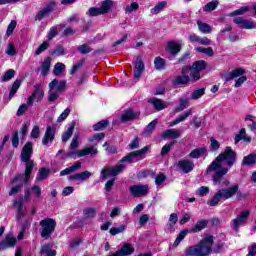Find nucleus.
Listing matches in <instances>:
<instances>
[{
    "instance_id": "1",
    "label": "nucleus",
    "mask_w": 256,
    "mask_h": 256,
    "mask_svg": "<svg viewBox=\"0 0 256 256\" xmlns=\"http://www.w3.org/2000/svg\"><path fill=\"white\" fill-rule=\"evenodd\" d=\"M237 163V153L228 146L225 148L224 152L220 153L214 161L207 167L206 175L212 176L213 185H218V187H229L231 181L225 177L229 173L234 164Z\"/></svg>"
},
{
    "instance_id": "2",
    "label": "nucleus",
    "mask_w": 256,
    "mask_h": 256,
    "mask_svg": "<svg viewBox=\"0 0 256 256\" xmlns=\"http://www.w3.org/2000/svg\"><path fill=\"white\" fill-rule=\"evenodd\" d=\"M214 237L213 235H207L198 245L190 246L186 249L187 256H209L213 251Z\"/></svg>"
},
{
    "instance_id": "3",
    "label": "nucleus",
    "mask_w": 256,
    "mask_h": 256,
    "mask_svg": "<svg viewBox=\"0 0 256 256\" xmlns=\"http://www.w3.org/2000/svg\"><path fill=\"white\" fill-rule=\"evenodd\" d=\"M33 155V144L31 142H27L20 154L21 161L25 163V178L24 183H28L29 179H31V173L33 171L34 163L31 160V156Z\"/></svg>"
},
{
    "instance_id": "4",
    "label": "nucleus",
    "mask_w": 256,
    "mask_h": 256,
    "mask_svg": "<svg viewBox=\"0 0 256 256\" xmlns=\"http://www.w3.org/2000/svg\"><path fill=\"white\" fill-rule=\"evenodd\" d=\"M235 191H237V188L235 187L222 188L218 190L209 202L210 207H217L221 199H232L233 195H235Z\"/></svg>"
},
{
    "instance_id": "5",
    "label": "nucleus",
    "mask_w": 256,
    "mask_h": 256,
    "mask_svg": "<svg viewBox=\"0 0 256 256\" xmlns=\"http://www.w3.org/2000/svg\"><path fill=\"white\" fill-rule=\"evenodd\" d=\"M151 149V145H147L140 150L134 151L129 153L128 155L124 156L120 163H135L136 161H141V159H145L147 153Z\"/></svg>"
},
{
    "instance_id": "6",
    "label": "nucleus",
    "mask_w": 256,
    "mask_h": 256,
    "mask_svg": "<svg viewBox=\"0 0 256 256\" xmlns=\"http://www.w3.org/2000/svg\"><path fill=\"white\" fill-rule=\"evenodd\" d=\"M40 227L42 229L41 237H43V239H49L55 232L57 222H55L53 218H45L40 221Z\"/></svg>"
},
{
    "instance_id": "7",
    "label": "nucleus",
    "mask_w": 256,
    "mask_h": 256,
    "mask_svg": "<svg viewBox=\"0 0 256 256\" xmlns=\"http://www.w3.org/2000/svg\"><path fill=\"white\" fill-rule=\"evenodd\" d=\"M251 215V211L244 210L237 215L235 219L230 222V226L234 231L239 232V227H243V225H247V221H249V216Z\"/></svg>"
},
{
    "instance_id": "8",
    "label": "nucleus",
    "mask_w": 256,
    "mask_h": 256,
    "mask_svg": "<svg viewBox=\"0 0 256 256\" xmlns=\"http://www.w3.org/2000/svg\"><path fill=\"white\" fill-rule=\"evenodd\" d=\"M44 96L45 92L43 91V85L41 83L36 84L32 95L28 97V106L33 107V101H36L37 103L43 101Z\"/></svg>"
},
{
    "instance_id": "9",
    "label": "nucleus",
    "mask_w": 256,
    "mask_h": 256,
    "mask_svg": "<svg viewBox=\"0 0 256 256\" xmlns=\"http://www.w3.org/2000/svg\"><path fill=\"white\" fill-rule=\"evenodd\" d=\"M125 171V165L119 164L115 167H105L101 171V177L102 179H107V177H117L120 173H123Z\"/></svg>"
},
{
    "instance_id": "10",
    "label": "nucleus",
    "mask_w": 256,
    "mask_h": 256,
    "mask_svg": "<svg viewBox=\"0 0 256 256\" xmlns=\"http://www.w3.org/2000/svg\"><path fill=\"white\" fill-rule=\"evenodd\" d=\"M53 11H55V2H51L44 8L40 9L35 16V21H43V19H45V17H49Z\"/></svg>"
},
{
    "instance_id": "11",
    "label": "nucleus",
    "mask_w": 256,
    "mask_h": 256,
    "mask_svg": "<svg viewBox=\"0 0 256 256\" xmlns=\"http://www.w3.org/2000/svg\"><path fill=\"white\" fill-rule=\"evenodd\" d=\"M132 197H145L149 193L148 185H133L130 187Z\"/></svg>"
},
{
    "instance_id": "12",
    "label": "nucleus",
    "mask_w": 256,
    "mask_h": 256,
    "mask_svg": "<svg viewBox=\"0 0 256 256\" xmlns=\"http://www.w3.org/2000/svg\"><path fill=\"white\" fill-rule=\"evenodd\" d=\"M233 23L238 25V27H240V29H255V27H256L255 22H253L251 20L244 19L242 17L234 18Z\"/></svg>"
},
{
    "instance_id": "13",
    "label": "nucleus",
    "mask_w": 256,
    "mask_h": 256,
    "mask_svg": "<svg viewBox=\"0 0 256 256\" xmlns=\"http://www.w3.org/2000/svg\"><path fill=\"white\" fill-rule=\"evenodd\" d=\"M143 71H145V63H143V58L138 56L136 58V65L134 67V79H141Z\"/></svg>"
},
{
    "instance_id": "14",
    "label": "nucleus",
    "mask_w": 256,
    "mask_h": 256,
    "mask_svg": "<svg viewBox=\"0 0 256 256\" xmlns=\"http://www.w3.org/2000/svg\"><path fill=\"white\" fill-rule=\"evenodd\" d=\"M65 87H67V81L54 79L52 82L49 83V89L55 90L58 93H64Z\"/></svg>"
},
{
    "instance_id": "15",
    "label": "nucleus",
    "mask_w": 256,
    "mask_h": 256,
    "mask_svg": "<svg viewBox=\"0 0 256 256\" xmlns=\"http://www.w3.org/2000/svg\"><path fill=\"white\" fill-rule=\"evenodd\" d=\"M49 141L50 143H53V141H55V128L48 126L46 128L44 137L42 139V145H49Z\"/></svg>"
},
{
    "instance_id": "16",
    "label": "nucleus",
    "mask_w": 256,
    "mask_h": 256,
    "mask_svg": "<svg viewBox=\"0 0 256 256\" xmlns=\"http://www.w3.org/2000/svg\"><path fill=\"white\" fill-rule=\"evenodd\" d=\"M11 183H17V185L11 188L9 195H17V193L23 189V175L16 176L13 180H11Z\"/></svg>"
},
{
    "instance_id": "17",
    "label": "nucleus",
    "mask_w": 256,
    "mask_h": 256,
    "mask_svg": "<svg viewBox=\"0 0 256 256\" xmlns=\"http://www.w3.org/2000/svg\"><path fill=\"white\" fill-rule=\"evenodd\" d=\"M139 117V112L133 111V109L125 110L121 116L122 123H127L128 121H135Z\"/></svg>"
},
{
    "instance_id": "18",
    "label": "nucleus",
    "mask_w": 256,
    "mask_h": 256,
    "mask_svg": "<svg viewBox=\"0 0 256 256\" xmlns=\"http://www.w3.org/2000/svg\"><path fill=\"white\" fill-rule=\"evenodd\" d=\"M17 245V238L13 236H7L4 241L0 242V251L15 247Z\"/></svg>"
},
{
    "instance_id": "19",
    "label": "nucleus",
    "mask_w": 256,
    "mask_h": 256,
    "mask_svg": "<svg viewBox=\"0 0 256 256\" xmlns=\"http://www.w3.org/2000/svg\"><path fill=\"white\" fill-rule=\"evenodd\" d=\"M99 150L95 146L85 147L77 152L78 157H85L87 155H91V157H95L98 155Z\"/></svg>"
},
{
    "instance_id": "20",
    "label": "nucleus",
    "mask_w": 256,
    "mask_h": 256,
    "mask_svg": "<svg viewBox=\"0 0 256 256\" xmlns=\"http://www.w3.org/2000/svg\"><path fill=\"white\" fill-rule=\"evenodd\" d=\"M178 167L183 171V173H191L195 169V164L191 160H180L178 162Z\"/></svg>"
},
{
    "instance_id": "21",
    "label": "nucleus",
    "mask_w": 256,
    "mask_h": 256,
    "mask_svg": "<svg viewBox=\"0 0 256 256\" xmlns=\"http://www.w3.org/2000/svg\"><path fill=\"white\" fill-rule=\"evenodd\" d=\"M149 103H151V105H153V107H154V109H156V111H163V109H167V107H169L168 102H165L159 98L150 99Z\"/></svg>"
},
{
    "instance_id": "22",
    "label": "nucleus",
    "mask_w": 256,
    "mask_h": 256,
    "mask_svg": "<svg viewBox=\"0 0 256 256\" xmlns=\"http://www.w3.org/2000/svg\"><path fill=\"white\" fill-rule=\"evenodd\" d=\"M14 205L15 207H17L16 220L21 221V219L25 217V207L23 206V199L20 198L18 200H15Z\"/></svg>"
},
{
    "instance_id": "23",
    "label": "nucleus",
    "mask_w": 256,
    "mask_h": 256,
    "mask_svg": "<svg viewBox=\"0 0 256 256\" xmlns=\"http://www.w3.org/2000/svg\"><path fill=\"white\" fill-rule=\"evenodd\" d=\"M181 131L177 129H167L162 133V139H179Z\"/></svg>"
},
{
    "instance_id": "24",
    "label": "nucleus",
    "mask_w": 256,
    "mask_h": 256,
    "mask_svg": "<svg viewBox=\"0 0 256 256\" xmlns=\"http://www.w3.org/2000/svg\"><path fill=\"white\" fill-rule=\"evenodd\" d=\"M191 113H193V110L188 109L184 113L180 114L179 117H177L174 121L169 123L170 127H175V125H179V123H183L188 117H191Z\"/></svg>"
},
{
    "instance_id": "25",
    "label": "nucleus",
    "mask_w": 256,
    "mask_h": 256,
    "mask_svg": "<svg viewBox=\"0 0 256 256\" xmlns=\"http://www.w3.org/2000/svg\"><path fill=\"white\" fill-rule=\"evenodd\" d=\"M181 43H177L175 41H170L167 44V49L171 55H177L181 53Z\"/></svg>"
},
{
    "instance_id": "26",
    "label": "nucleus",
    "mask_w": 256,
    "mask_h": 256,
    "mask_svg": "<svg viewBox=\"0 0 256 256\" xmlns=\"http://www.w3.org/2000/svg\"><path fill=\"white\" fill-rule=\"evenodd\" d=\"M241 75H245V69L237 68L232 70L228 75L225 76V81L229 82L233 79H237V77H241Z\"/></svg>"
},
{
    "instance_id": "27",
    "label": "nucleus",
    "mask_w": 256,
    "mask_h": 256,
    "mask_svg": "<svg viewBox=\"0 0 256 256\" xmlns=\"http://www.w3.org/2000/svg\"><path fill=\"white\" fill-rule=\"evenodd\" d=\"M207 225H209V221L203 219L199 220L192 228H190V233H199L200 231H203V229H206Z\"/></svg>"
},
{
    "instance_id": "28",
    "label": "nucleus",
    "mask_w": 256,
    "mask_h": 256,
    "mask_svg": "<svg viewBox=\"0 0 256 256\" xmlns=\"http://www.w3.org/2000/svg\"><path fill=\"white\" fill-rule=\"evenodd\" d=\"M81 169V162H76L74 165L62 170L60 172L61 177H64V175H71V173H75V171H79Z\"/></svg>"
},
{
    "instance_id": "29",
    "label": "nucleus",
    "mask_w": 256,
    "mask_h": 256,
    "mask_svg": "<svg viewBox=\"0 0 256 256\" xmlns=\"http://www.w3.org/2000/svg\"><path fill=\"white\" fill-rule=\"evenodd\" d=\"M256 164V154H249L242 160V167H251Z\"/></svg>"
},
{
    "instance_id": "30",
    "label": "nucleus",
    "mask_w": 256,
    "mask_h": 256,
    "mask_svg": "<svg viewBox=\"0 0 256 256\" xmlns=\"http://www.w3.org/2000/svg\"><path fill=\"white\" fill-rule=\"evenodd\" d=\"M203 155H207V148H196L191 151L189 157L190 159H199V157H203Z\"/></svg>"
},
{
    "instance_id": "31",
    "label": "nucleus",
    "mask_w": 256,
    "mask_h": 256,
    "mask_svg": "<svg viewBox=\"0 0 256 256\" xmlns=\"http://www.w3.org/2000/svg\"><path fill=\"white\" fill-rule=\"evenodd\" d=\"M121 255L127 256V255H133L135 253V248L133 247L132 244L126 243L124 244L120 250H118Z\"/></svg>"
},
{
    "instance_id": "32",
    "label": "nucleus",
    "mask_w": 256,
    "mask_h": 256,
    "mask_svg": "<svg viewBox=\"0 0 256 256\" xmlns=\"http://www.w3.org/2000/svg\"><path fill=\"white\" fill-rule=\"evenodd\" d=\"M198 29L200 33H203L204 35H209L213 29L211 26L207 23L202 22L201 20L197 21Z\"/></svg>"
},
{
    "instance_id": "33",
    "label": "nucleus",
    "mask_w": 256,
    "mask_h": 256,
    "mask_svg": "<svg viewBox=\"0 0 256 256\" xmlns=\"http://www.w3.org/2000/svg\"><path fill=\"white\" fill-rule=\"evenodd\" d=\"M189 81H191V78L188 75L177 76L173 80V85H187Z\"/></svg>"
},
{
    "instance_id": "34",
    "label": "nucleus",
    "mask_w": 256,
    "mask_h": 256,
    "mask_svg": "<svg viewBox=\"0 0 256 256\" xmlns=\"http://www.w3.org/2000/svg\"><path fill=\"white\" fill-rule=\"evenodd\" d=\"M192 69L199 72L205 71V69H207V62L198 60L192 64Z\"/></svg>"
},
{
    "instance_id": "35",
    "label": "nucleus",
    "mask_w": 256,
    "mask_h": 256,
    "mask_svg": "<svg viewBox=\"0 0 256 256\" xmlns=\"http://www.w3.org/2000/svg\"><path fill=\"white\" fill-rule=\"evenodd\" d=\"M19 87H21V80L16 79L12 84L8 99H12L15 97V94L17 93V91H19Z\"/></svg>"
},
{
    "instance_id": "36",
    "label": "nucleus",
    "mask_w": 256,
    "mask_h": 256,
    "mask_svg": "<svg viewBox=\"0 0 256 256\" xmlns=\"http://www.w3.org/2000/svg\"><path fill=\"white\" fill-rule=\"evenodd\" d=\"M166 7H167V2L165 1L159 2L154 8L150 10V13L152 15H159V13H161V11H163V9H165Z\"/></svg>"
},
{
    "instance_id": "37",
    "label": "nucleus",
    "mask_w": 256,
    "mask_h": 256,
    "mask_svg": "<svg viewBox=\"0 0 256 256\" xmlns=\"http://www.w3.org/2000/svg\"><path fill=\"white\" fill-rule=\"evenodd\" d=\"M111 7H113V1H103L100 6V11L102 12V15H105L108 11H111Z\"/></svg>"
},
{
    "instance_id": "38",
    "label": "nucleus",
    "mask_w": 256,
    "mask_h": 256,
    "mask_svg": "<svg viewBox=\"0 0 256 256\" xmlns=\"http://www.w3.org/2000/svg\"><path fill=\"white\" fill-rule=\"evenodd\" d=\"M217 7H219V1L214 0V1L207 3L204 6L203 11L205 13H210L211 11H215V9H217Z\"/></svg>"
},
{
    "instance_id": "39",
    "label": "nucleus",
    "mask_w": 256,
    "mask_h": 256,
    "mask_svg": "<svg viewBox=\"0 0 256 256\" xmlns=\"http://www.w3.org/2000/svg\"><path fill=\"white\" fill-rule=\"evenodd\" d=\"M83 215L85 219H95L97 210L95 208H85L83 210Z\"/></svg>"
},
{
    "instance_id": "40",
    "label": "nucleus",
    "mask_w": 256,
    "mask_h": 256,
    "mask_svg": "<svg viewBox=\"0 0 256 256\" xmlns=\"http://www.w3.org/2000/svg\"><path fill=\"white\" fill-rule=\"evenodd\" d=\"M195 51H197V53H203L204 55H207V57H213V55H215L212 47H196Z\"/></svg>"
},
{
    "instance_id": "41",
    "label": "nucleus",
    "mask_w": 256,
    "mask_h": 256,
    "mask_svg": "<svg viewBox=\"0 0 256 256\" xmlns=\"http://www.w3.org/2000/svg\"><path fill=\"white\" fill-rule=\"evenodd\" d=\"M49 173H51V171H49V169L41 168L37 174L36 181H43V180L47 179V177H49Z\"/></svg>"
},
{
    "instance_id": "42",
    "label": "nucleus",
    "mask_w": 256,
    "mask_h": 256,
    "mask_svg": "<svg viewBox=\"0 0 256 256\" xmlns=\"http://www.w3.org/2000/svg\"><path fill=\"white\" fill-rule=\"evenodd\" d=\"M49 69H51V58L47 57L44 59V62L42 63V75L44 77L47 76V73H49Z\"/></svg>"
},
{
    "instance_id": "43",
    "label": "nucleus",
    "mask_w": 256,
    "mask_h": 256,
    "mask_svg": "<svg viewBox=\"0 0 256 256\" xmlns=\"http://www.w3.org/2000/svg\"><path fill=\"white\" fill-rule=\"evenodd\" d=\"M74 130H75V126L72 125V126H70L67 129V131H65L63 133V135H62V143H67L69 141V139H71Z\"/></svg>"
},
{
    "instance_id": "44",
    "label": "nucleus",
    "mask_w": 256,
    "mask_h": 256,
    "mask_svg": "<svg viewBox=\"0 0 256 256\" xmlns=\"http://www.w3.org/2000/svg\"><path fill=\"white\" fill-rule=\"evenodd\" d=\"M230 187H234L236 189L235 193L233 194V197H235V195H236V198L238 201H243V199H247V197H249L248 194H245V193L239 191L238 184L232 185Z\"/></svg>"
},
{
    "instance_id": "45",
    "label": "nucleus",
    "mask_w": 256,
    "mask_h": 256,
    "mask_svg": "<svg viewBox=\"0 0 256 256\" xmlns=\"http://www.w3.org/2000/svg\"><path fill=\"white\" fill-rule=\"evenodd\" d=\"M154 67L157 71H163L165 69V59L161 57H156L154 60Z\"/></svg>"
},
{
    "instance_id": "46",
    "label": "nucleus",
    "mask_w": 256,
    "mask_h": 256,
    "mask_svg": "<svg viewBox=\"0 0 256 256\" xmlns=\"http://www.w3.org/2000/svg\"><path fill=\"white\" fill-rule=\"evenodd\" d=\"M61 93L62 92H57L53 89H49V92H48V101H49V103H55V101H57V99H59Z\"/></svg>"
},
{
    "instance_id": "47",
    "label": "nucleus",
    "mask_w": 256,
    "mask_h": 256,
    "mask_svg": "<svg viewBox=\"0 0 256 256\" xmlns=\"http://www.w3.org/2000/svg\"><path fill=\"white\" fill-rule=\"evenodd\" d=\"M109 125V120H101L97 124L93 125L94 131H103V129H107V126Z\"/></svg>"
},
{
    "instance_id": "48",
    "label": "nucleus",
    "mask_w": 256,
    "mask_h": 256,
    "mask_svg": "<svg viewBox=\"0 0 256 256\" xmlns=\"http://www.w3.org/2000/svg\"><path fill=\"white\" fill-rule=\"evenodd\" d=\"M187 233H189V230H182L174 241L173 247H179L181 241L187 237Z\"/></svg>"
},
{
    "instance_id": "49",
    "label": "nucleus",
    "mask_w": 256,
    "mask_h": 256,
    "mask_svg": "<svg viewBox=\"0 0 256 256\" xmlns=\"http://www.w3.org/2000/svg\"><path fill=\"white\" fill-rule=\"evenodd\" d=\"M155 127H157V119L153 120L146 126V128L144 130V134L151 135V133H153V131H155Z\"/></svg>"
},
{
    "instance_id": "50",
    "label": "nucleus",
    "mask_w": 256,
    "mask_h": 256,
    "mask_svg": "<svg viewBox=\"0 0 256 256\" xmlns=\"http://www.w3.org/2000/svg\"><path fill=\"white\" fill-rule=\"evenodd\" d=\"M177 221H179V216L177 213L170 214L169 220H168V227L170 229H173L175 225L177 224Z\"/></svg>"
},
{
    "instance_id": "51",
    "label": "nucleus",
    "mask_w": 256,
    "mask_h": 256,
    "mask_svg": "<svg viewBox=\"0 0 256 256\" xmlns=\"http://www.w3.org/2000/svg\"><path fill=\"white\" fill-rule=\"evenodd\" d=\"M78 51L79 53H81V55H87L88 53H91V51H93V48L88 44H82L78 46Z\"/></svg>"
},
{
    "instance_id": "52",
    "label": "nucleus",
    "mask_w": 256,
    "mask_h": 256,
    "mask_svg": "<svg viewBox=\"0 0 256 256\" xmlns=\"http://www.w3.org/2000/svg\"><path fill=\"white\" fill-rule=\"evenodd\" d=\"M174 145H175V142L165 144L162 147L161 152H160L161 157H165V155H168L169 151H171V149H173Z\"/></svg>"
},
{
    "instance_id": "53",
    "label": "nucleus",
    "mask_w": 256,
    "mask_h": 256,
    "mask_svg": "<svg viewBox=\"0 0 256 256\" xmlns=\"http://www.w3.org/2000/svg\"><path fill=\"white\" fill-rule=\"evenodd\" d=\"M65 71V64L58 62L54 66V75H62Z\"/></svg>"
},
{
    "instance_id": "54",
    "label": "nucleus",
    "mask_w": 256,
    "mask_h": 256,
    "mask_svg": "<svg viewBox=\"0 0 256 256\" xmlns=\"http://www.w3.org/2000/svg\"><path fill=\"white\" fill-rule=\"evenodd\" d=\"M15 70L9 69L5 72L4 76L2 77L3 82L11 81L13 77H15Z\"/></svg>"
},
{
    "instance_id": "55",
    "label": "nucleus",
    "mask_w": 256,
    "mask_h": 256,
    "mask_svg": "<svg viewBox=\"0 0 256 256\" xmlns=\"http://www.w3.org/2000/svg\"><path fill=\"white\" fill-rule=\"evenodd\" d=\"M203 95H205V88H200L192 92L191 99H194V100L201 99Z\"/></svg>"
},
{
    "instance_id": "56",
    "label": "nucleus",
    "mask_w": 256,
    "mask_h": 256,
    "mask_svg": "<svg viewBox=\"0 0 256 256\" xmlns=\"http://www.w3.org/2000/svg\"><path fill=\"white\" fill-rule=\"evenodd\" d=\"M5 53L10 57H15V55H17V49H15V45H13V43H9Z\"/></svg>"
},
{
    "instance_id": "57",
    "label": "nucleus",
    "mask_w": 256,
    "mask_h": 256,
    "mask_svg": "<svg viewBox=\"0 0 256 256\" xmlns=\"http://www.w3.org/2000/svg\"><path fill=\"white\" fill-rule=\"evenodd\" d=\"M196 195H199V197H205V195H209V187L201 186L196 190Z\"/></svg>"
},
{
    "instance_id": "58",
    "label": "nucleus",
    "mask_w": 256,
    "mask_h": 256,
    "mask_svg": "<svg viewBox=\"0 0 256 256\" xmlns=\"http://www.w3.org/2000/svg\"><path fill=\"white\" fill-rule=\"evenodd\" d=\"M88 13L90 17H97L98 15H103V12L101 11L100 7H91Z\"/></svg>"
},
{
    "instance_id": "59",
    "label": "nucleus",
    "mask_w": 256,
    "mask_h": 256,
    "mask_svg": "<svg viewBox=\"0 0 256 256\" xmlns=\"http://www.w3.org/2000/svg\"><path fill=\"white\" fill-rule=\"evenodd\" d=\"M51 55H56L57 57H61L65 55V48L63 46H57L52 52Z\"/></svg>"
},
{
    "instance_id": "60",
    "label": "nucleus",
    "mask_w": 256,
    "mask_h": 256,
    "mask_svg": "<svg viewBox=\"0 0 256 256\" xmlns=\"http://www.w3.org/2000/svg\"><path fill=\"white\" fill-rule=\"evenodd\" d=\"M49 49V43L43 42L35 51V55H41L44 51H47Z\"/></svg>"
},
{
    "instance_id": "61",
    "label": "nucleus",
    "mask_w": 256,
    "mask_h": 256,
    "mask_svg": "<svg viewBox=\"0 0 256 256\" xmlns=\"http://www.w3.org/2000/svg\"><path fill=\"white\" fill-rule=\"evenodd\" d=\"M125 229H126L125 225H121L119 227H112L110 229V234L119 235V233H123V231H125Z\"/></svg>"
},
{
    "instance_id": "62",
    "label": "nucleus",
    "mask_w": 256,
    "mask_h": 256,
    "mask_svg": "<svg viewBox=\"0 0 256 256\" xmlns=\"http://www.w3.org/2000/svg\"><path fill=\"white\" fill-rule=\"evenodd\" d=\"M187 105H189V99H181L179 106L176 108V111H184L187 109Z\"/></svg>"
},
{
    "instance_id": "63",
    "label": "nucleus",
    "mask_w": 256,
    "mask_h": 256,
    "mask_svg": "<svg viewBox=\"0 0 256 256\" xmlns=\"http://www.w3.org/2000/svg\"><path fill=\"white\" fill-rule=\"evenodd\" d=\"M166 179H167V176H165V174L163 173H160L159 175L156 176L155 183L159 187L160 185H163V183H165Z\"/></svg>"
},
{
    "instance_id": "64",
    "label": "nucleus",
    "mask_w": 256,
    "mask_h": 256,
    "mask_svg": "<svg viewBox=\"0 0 256 256\" xmlns=\"http://www.w3.org/2000/svg\"><path fill=\"white\" fill-rule=\"evenodd\" d=\"M137 9H139V4L137 2H133L125 8V13H133V11H137Z\"/></svg>"
}]
</instances>
